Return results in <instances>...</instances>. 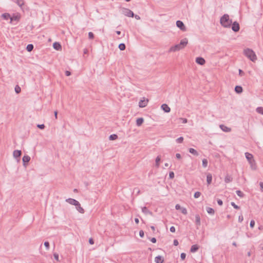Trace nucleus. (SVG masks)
<instances>
[{"instance_id": "24", "label": "nucleus", "mask_w": 263, "mask_h": 263, "mask_svg": "<svg viewBox=\"0 0 263 263\" xmlns=\"http://www.w3.org/2000/svg\"><path fill=\"white\" fill-rule=\"evenodd\" d=\"M2 17L5 19V20H8L9 19H10L11 18V15L9 13H3L2 15Z\"/></svg>"}, {"instance_id": "7", "label": "nucleus", "mask_w": 263, "mask_h": 263, "mask_svg": "<svg viewBox=\"0 0 263 263\" xmlns=\"http://www.w3.org/2000/svg\"><path fill=\"white\" fill-rule=\"evenodd\" d=\"M232 29L233 31L236 32H238L240 29V26L236 21L234 22V23H232Z\"/></svg>"}, {"instance_id": "5", "label": "nucleus", "mask_w": 263, "mask_h": 263, "mask_svg": "<svg viewBox=\"0 0 263 263\" xmlns=\"http://www.w3.org/2000/svg\"><path fill=\"white\" fill-rule=\"evenodd\" d=\"M121 10H122V13L125 16L134 17V13L130 10H129L127 8H122Z\"/></svg>"}, {"instance_id": "43", "label": "nucleus", "mask_w": 263, "mask_h": 263, "mask_svg": "<svg viewBox=\"0 0 263 263\" xmlns=\"http://www.w3.org/2000/svg\"><path fill=\"white\" fill-rule=\"evenodd\" d=\"M180 257L182 260L185 259L186 257V254L184 253H182L180 255Z\"/></svg>"}, {"instance_id": "6", "label": "nucleus", "mask_w": 263, "mask_h": 263, "mask_svg": "<svg viewBox=\"0 0 263 263\" xmlns=\"http://www.w3.org/2000/svg\"><path fill=\"white\" fill-rule=\"evenodd\" d=\"M176 26L178 27L181 30L185 31H186V27L184 24V23L181 21H177L176 22Z\"/></svg>"}, {"instance_id": "28", "label": "nucleus", "mask_w": 263, "mask_h": 263, "mask_svg": "<svg viewBox=\"0 0 263 263\" xmlns=\"http://www.w3.org/2000/svg\"><path fill=\"white\" fill-rule=\"evenodd\" d=\"M206 211L209 214L211 215H214L215 213L214 210L213 208L210 207L206 208Z\"/></svg>"}, {"instance_id": "39", "label": "nucleus", "mask_w": 263, "mask_h": 263, "mask_svg": "<svg viewBox=\"0 0 263 263\" xmlns=\"http://www.w3.org/2000/svg\"><path fill=\"white\" fill-rule=\"evenodd\" d=\"M88 37L89 39H93L94 38V34L92 32H89L88 33Z\"/></svg>"}, {"instance_id": "35", "label": "nucleus", "mask_w": 263, "mask_h": 263, "mask_svg": "<svg viewBox=\"0 0 263 263\" xmlns=\"http://www.w3.org/2000/svg\"><path fill=\"white\" fill-rule=\"evenodd\" d=\"M14 89L16 93H19L21 91V88L18 85H16Z\"/></svg>"}, {"instance_id": "9", "label": "nucleus", "mask_w": 263, "mask_h": 263, "mask_svg": "<svg viewBox=\"0 0 263 263\" xmlns=\"http://www.w3.org/2000/svg\"><path fill=\"white\" fill-rule=\"evenodd\" d=\"M196 62L197 63H198V64H199L200 65H203L205 63V60L203 58H201V57H197L196 59Z\"/></svg>"}, {"instance_id": "15", "label": "nucleus", "mask_w": 263, "mask_h": 263, "mask_svg": "<svg viewBox=\"0 0 263 263\" xmlns=\"http://www.w3.org/2000/svg\"><path fill=\"white\" fill-rule=\"evenodd\" d=\"M23 165H26V163H28L30 160V157L28 155H25L23 157L22 159Z\"/></svg>"}, {"instance_id": "13", "label": "nucleus", "mask_w": 263, "mask_h": 263, "mask_svg": "<svg viewBox=\"0 0 263 263\" xmlns=\"http://www.w3.org/2000/svg\"><path fill=\"white\" fill-rule=\"evenodd\" d=\"M22 155V152L20 150H15L13 153V155L14 158H20Z\"/></svg>"}, {"instance_id": "53", "label": "nucleus", "mask_w": 263, "mask_h": 263, "mask_svg": "<svg viewBox=\"0 0 263 263\" xmlns=\"http://www.w3.org/2000/svg\"><path fill=\"white\" fill-rule=\"evenodd\" d=\"M179 244V242L178 241V240L177 239H175L174 240V241H173V245L175 246H177Z\"/></svg>"}, {"instance_id": "18", "label": "nucleus", "mask_w": 263, "mask_h": 263, "mask_svg": "<svg viewBox=\"0 0 263 263\" xmlns=\"http://www.w3.org/2000/svg\"><path fill=\"white\" fill-rule=\"evenodd\" d=\"M76 208L77 210L80 213H84V210L81 206V204L78 202V203L76 204Z\"/></svg>"}, {"instance_id": "42", "label": "nucleus", "mask_w": 263, "mask_h": 263, "mask_svg": "<svg viewBox=\"0 0 263 263\" xmlns=\"http://www.w3.org/2000/svg\"><path fill=\"white\" fill-rule=\"evenodd\" d=\"M224 180L226 183H229L232 181V179L230 177H226Z\"/></svg>"}, {"instance_id": "52", "label": "nucleus", "mask_w": 263, "mask_h": 263, "mask_svg": "<svg viewBox=\"0 0 263 263\" xmlns=\"http://www.w3.org/2000/svg\"><path fill=\"white\" fill-rule=\"evenodd\" d=\"M259 186H260V190L262 192H263V182H259Z\"/></svg>"}, {"instance_id": "20", "label": "nucleus", "mask_w": 263, "mask_h": 263, "mask_svg": "<svg viewBox=\"0 0 263 263\" xmlns=\"http://www.w3.org/2000/svg\"><path fill=\"white\" fill-rule=\"evenodd\" d=\"M212 180V175L211 174L209 173L206 176V181L208 185L210 184Z\"/></svg>"}, {"instance_id": "10", "label": "nucleus", "mask_w": 263, "mask_h": 263, "mask_svg": "<svg viewBox=\"0 0 263 263\" xmlns=\"http://www.w3.org/2000/svg\"><path fill=\"white\" fill-rule=\"evenodd\" d=\"M219 127L222 131H223L224 132H230L231 131V128L228 127L223 124L220 125Z\"/></svg>"}, {"instance_id": "16", "label": "nucleus", "mask_w": 263, "mask_h": 263, "mask_svg": "<svg viewBox=\"0 0 263 263\" xmlns=\"http://www.w3.org/2000/svg\"><path fill=\"white\" fill-rule=\"evenodd\" d=\"M195 223L197 227L201 225L200 217L198 214L195 215Z\"/></svg>"}, {"instance_id": "38", "label": "nucleus", "mask_w": 263, "mask_h": 263, "mask_svg": "<svg viewBox=\"0 0 263 263\" xmlns=\"http://www.w3.org/2000/svg\"><path fill=\"white\" fill-rule=\"evenodd\" d=\"M183 141V138L182 137H180L179 138L176 139V142L178 143H181Z\"/></svg>"}, {"instance_id": "31", "label": "nucleus", "mask_w": 263, "mask_h": 263, "mask_svg": "<svg viewBox=\"0 0 263 263\" xmlns=\"http://www.w3.org/2000/svg\"><path fill=\"white\" fill-rule=\"evenodd\" d=\"M118 138V136L116 134H112L109 136V139L110 140H115Z\"/></svg>"}, {"instance_id": "47", "label": "nucleus", "mask_w": 263, "mask_h": 263, "mask_svg": "<svg viewBox=\"0 0 263 263\" xmlns=\"http://www.w3.org/2000/svg\"><path fill=\"white\" fill-rule=\"evenodd\" d=\"M53 256H54V258L55 260H57V261H59V255L55 253L53 254Z\"/></svg>"}, {"instance_id": "58", "label": "nucleus", "mask_w": 263, "mask_h": 263, "mask_svg": "<svg viewBox=\"0 0 263 263\" xmlns=\"http://www.w3.org/2000/svg\"><path fill=\"white\" fill-rule=\"evenodd\" d=\"M175 208H176V210H180V209H181V206L179 204H178L176 205Z\"/></svg>"}, {"instance_id": "2", "label": "nucleus", "mask_w": 263, "mask_h": 263, "mask_svg": "<svg viewBox=\"0 0 263 263\" xmlns=\"http://www.w3.org/2000/svg\"><path fill=\"white\" fill-rule=\"evenodd\" d=\"M220 23L223 27L229 28L232 23V21L229 18L228 14H225L220 18Z\"/></svg>"}, {"instance_id": "14", "label": "nucleus", "mask_w": 263, "mask_h": 263, "mask_svg": "<svg viewBox=\"0 0 263 263\" xmlns=\"http://www.w3.org/2000/svg\"><path fill=\"white\" fill-rule=\"evenodd\" d=\"M161 107L165 112H169L171 110L170 107L166 104H162Z\"/></svg>"}, {"instance_id": "22", "label": "nucleus", "mask_w": 263, "mask_h": 263, "mask_svg": "<svg viewBox=\"0 0 263 263\" xmlns=\"http://www.w3.org/2000/svg\"><path fill=\"white\" fill-rule=\"evenodd\" d=\"M144 122V119L143 118H138L136 120V125L138 126H140Z\"/></svg>"}, {"instance_id": "1", "label": "nucleus", "mask_w": 263, "mask_h": 263, "mask_svg": "<svg viewBox=\"0 0 263 263\" xmlns=\"http://www.w3.org/2000/svg\"><path fill=\"white\" fill-rule=\"evenodd\" d=\"M187 39L186 38H184L181 40L179 44L172 46L170 48L168 52H175L177 51H179L182 49H183L187 45Z\"/></svg>"}, {"instance_id": "61", "label": "nucleus", "mask_w": 263, "mask_h": 263, "mask_svg": "<svg viewBox=\"0 0 263 263\" xmlns=\"http://www.w3.org/2000/svg\"><path fill=\"white\" fill-rule=\"evenodd\" d=\"M134 17H135V18L137 19V20H140V17L139 15H135L134 14Z\"/></svg>"}, {"instance_id": "4", "label": "nucleus", "mask_w": 263, "mask_h": 263, "mask_svg": "<svg viewBox=\"0 0 263 263\" xmlns=\"http://www.w3.org/2000/svg\"><path fill=\"white\" fill-rule=\"evenodd\" d=\"M245 55L252 62H255L257 60V57L255 52L249 48L244 50Z\"/></svg>"}, {"instance_id": "56", "label": "nucleus", "mask_w": 263, "mask_h": 263, "mask_svg": "<svg viewBox=\"0 0 263 263\" xmlns=\"http://www.w3.org/2000/svg\"><path fill=\"white\" fill-rule=\"evenodd\" d=\"M89 242L90 245H93L94 243L93 239L92 238H89Z\"/></svg>"}, {"instance_id": "27", "label": "nucleus", "mask_w": 263, "mask_h": 263, "mask_svg": "<svg viewBox=\"0 0 263 263\" xmlns=\"http://www.w3.org/2000/svg\"><path fill=\"white\" fill-rule=\"evenodd\" d=\"M20 19V17L17 15H13L12 16H11L10 18V22H12V21H18Z\"/></svg>"}, {"instance_id": "21", "label": "nucleus", "mask_w": 263, "mask_h": 263, "mask_svg": "<svg viewBox=\"0 0 263 263\" xmlns=\"http://www.w3.org/2000/svg\"><path fill=\"white\" fill-rule=\"evenodd\" d=\"M242 90H243L242 88L240 86L237 85V86H236L235 87V91L237 93H241L242 92Z\"/></svg>"}, {"instance_id": "36", "label": "nucleus", "mask_w": 263, "mask_h": 263, "mask_svg": "<svg viewBox=\"0 0 263 263\" xmlns=\"http://www.w3.org/2000/svg\"><path fill=\"white\" fill-rule=\"evenodd\" d=\"M236 194L239 197H240L241 198H242L244 196V194L241 191H239V190L236 191Z\"/></svg>"}, {"instance_id": "63", "label": "nucleus", "mask_w": 263, "mask_h": 263, "mask_svg": "<svg viewBox=\"0 0 263 263\" xmlns=\"http://www.w3.org/2000/svg\"><path fill=\"white\" fill-rule=\"evenodd\" d=\"M135 222H136V223H137V224H138V223H139V219H138V218H136L135 219Z\"/></svg>"}, {"instance_id": "40", "label": "nucleus", "mask_w": 263, "mask_h": 263, "mask_svg": "<svg viewBox=\"0 0 263 263\" xmlns=\"http://www.w3.org/2000/svg\"><path fill=\"white\" fill-rule=\"evenodd\" d=\"M231 204L232 206H233L234 208H235V209H239V206H238L237 205H236L234 202H232L231 203Z\"/></svg>"}, {"instance_id": "60", "label": "nucleus", "mask_w": 263, "mask_h": 263, "mask_svg": "<svg viewBox=\"0 0 263 263\" xmlns=\"http://www.w3.org/2000/svg\"><path fill=\"white\" fill-rule=\"evenodd\" d=\"M176 157L177 159H180L181 158V155L179 153L176 154Z\"/></svg>"}, {"instance_id": "54", "label": "nucleus", "mask_w": 263, "mask_h": 263, "mask_svg": "<svg viewBox=\"0 0 263 263\" xmlns=\"http://www.w3.org/2000/svg\"><path fill=\"white\" fill-rule=\"evenodd\" d=\"M175 228L174 226L170 228V231L172 233H174L175 232Z\"/></svg>"}, {"instance_id": "57", "label": "nucleus", "mask_w": 263, "mask_h": 263, "mask_svg": "<svg viewBox=\"0 0 263 263\" xmlns=\"http://www.w3.org/2000/svg\"><path fill=\"white\" fill-rule=\"evenodd\" d=\"M151 241L153 242V243H156V238H155V237H153L151 239Z\"/></svg>"}, {"instance_id": "50", "label": "nucleus", "mask_w": 263, "mask_h": 263, "mask_svg": "<svg viewBox=\"0 0 263 263\" xmlns=\"http://www.w3.org/2000/svg\"><path fill=\"white\" fill-rule=\"evenodd\" d=\"M139 235L141 237H143L144 235V233L143 230H140L139 232Z\"/></svg>"}, {"instance_id": "48", "label": "nucleus", "mask_w": 263, "mask_h": 263, "mask_svg": "<svg viewBox=\"0 0 263 263\" xmlns=\"http://www.w3.org/2000/svg\"><path fill=\"white\" fill-rule=\"evenodd\" d=\"M254 225H255V221H254V220H252L251 221L250 224V227L253 228L254 227Z\"/></svg>"}, {"instance_id": "51", "label": "nucleus", "mask_w": 263, "mask_h": 263, "mask_svg": "<svg viewBox=\"0 0 263 263\" xmlns=\"http://www.w3.org/2000/svg\"><path fill=\"white\" fill-rule=\"evenodd\" d=\"M179 120H182V123H186L187 122V120L185 118H180Z\"/></svg>"}, {"instance_id": "32", "label": "nucleus", "mask_w": 263, "mask_h": 263, "mask_svg": "<svg viewBox=\"0 0 263 263\" xmlns=\"http://www.w3.org/2000/svg\"><path fill=\"white\" fill-rule=\"evenodd\" d=\"M119 48L120 50H124L126 48V46L124 43H121L119 45Z\"/></svg>"}, {"instance_id": "45", "label": "nucleus", "mask_w": 263, "mask_h": 263, "mask_svg": "<svg viewBox=\"0 0 263 263\" xmlns=\"http://www.w3.org/2000/svg\"><path fill=\"white\" fill-rule=\"evenodd\" d=\"M37 127L40 129H43L45 128V125L44 124H37Z\"/></svg>"}, {"instance_id": "23", "label": "nucleus", "mask_w": 263, "mask_h": 263, "mask_svg": "<svg viewBox=\"0 0 263 263\" xmlns=\"http://www.w3.org/2000/svg\"><path fill=\"white\" fill-rule=\"evenodd\" d=\"M189 151L190 153L194 155V156H197L199 155L198 152L193 148H190Z\"/></svg>"}, {"instance_id": "33", "label": "nucleus", "mask_w": 263, "mask_h": 263, "mask_svg": "<svg viewBox=\"0 0 263 263\" xmlns=\"http://www.w3.org/2000/svg\"><path fill=\"white\" fill-rule=\"evenodd\" d=\"M256 111L259 114L263 115V107H257L256 108Z\"/></svg>"}, {"instance_id": "12", "label": "nucleus", "mask_w": 263, "mask_h": 263, "mask_svg": "<svg viewBox=\"0 0 263 263\" xmlns=\"http://www.w3.org/2000/svg\"><path fill=\"white\" fill-rule=\"evenodd\" d=\"M155 261L156 263H163L164 262V258L161 256H157L155 258Z\"/></svg>"}, {"instance_id": "44", "label": "nucleus", "mask_w": 263, "mask_h": 263, "mask_svg": "<svg viewBox=\"0 0 263 263\" xmlns=\"http://www.w3.org/2000/svg\"><path fill=\"white\" fill-rule=\"evenodd\" d=\"M181 212L182 214L186 215L187 214V210L185 208H181Z\"/></svg>"}, {"instance_id": "34", "label": "nucleus", "mask_w": 263, "mask_h": 263, "mask_svg": "<svg viewBox=\"0 0 263 263\" xmlns=\"http://www.w3.org/2000/svg\"><path fill=\"white\" fill-rule=\"evenodd\" d=\"M208 160L206 159H203L202 160V166L203 167H206L208 166Z\"/></svg>"}, {"instance_id": "11", "label": "nucleus", "mask_w": 263, "mask_h": 263, "mask_svg": "<svg viewBox=\"0 0 263 263\" xmlns=\"http://www.w3.org/2000/svg\"><path fill=\"white\" fill-rule=\"evenodd\" d=\"M66 201L69 203L70 204L76 205V204L78 203V201L76 199L72 198H68L66 200Z\"/></svg>"}, {"instance_id": "17", "label": "nucleus", "mask_w": 263, "mask_h": 263, "mask_svg": "<svg viewBox=\"0 0 263 263\" xmlns=\"http://www.w3.org/2000/svg\"><path fill=\"white\" fill-rule=\"evenodd\" d=\"M53 48L57 50H62V46L58 42H55L53 44Z\"/></svg>"}, {"instance_id": "3", "label": "nucleus", "mask_w": 263, "mask_h": 263, "mask_svg": "<svg viewBox=\"0 0 263 263\" xmlns=\"http://www.w3.org/2000/svg\"><path fill=\"white\" fill-rule=\"evenodd\" d=\"M245 156L250 165L251 168L254 171L256 170L257 169V165L255 161L253 158V155L247 152L245 153Z\"/></svg>"}, {"instance_id": "8", "label": "nucleus", "mask_w": 263, "mask_h": 263, "mask_svg": "<svg viewBox=\"0 0 263 263\" xmlns=\"http://www.w3.org/2000/svg\"><path fill=\"white\" fill-rule=\"evenodd\" d=\"M148 102V99H146V100H141L140 101V102H139V106L140 107H145L146 105H147V104Z\"/></svg>"}, {"instance_id": "25", "label": "nucleus", "mask_w": 263, "mask_h": 263, "mask_svg": "<svg viewBox=\"0 0 263 263\" xmlns=\"http://www.w3.org/2000/svg\"><path fill=\"white\" fill-rule=\"evenodd\" d=\"M142 211L143 213L145 214H149L150 215H152V212H150L146 207L144 206L142 208Z\"/></svg>"}, {"instance_id": "59", "label": "nucleus", "mask_w": 263, "mask_h": 263, "mask_svg": "<svg viewBox=\"0 0 263 263\" xmlns=\"http://www.w3.org/2000/svg\"><path fill=\"white\" fill-rule=\"evenodd\" d=\"M65 74L66 76H69L71 74V72L69 71H65Z\"/></svg>"}, {"instance_id": "30", "label": "nucleus", "mask_w": 263, "mask_h": 263, "mask_svg": "<svg viewBox=\"0 0 263 263\" xmlns=\"http://www.w3.org/2000/svg\"><path fill=\"white\" fill-rule=\"evenodd\" d=\"M33 49V45L32 44H28L27 46L26 49L28 52H31Z\"/></svg>"}, {"instance_id": "41", "label": "nucleus", "mask_w": 263, "mask_h": 263, "mask_svg": "<svg viewBox=\"0 0 263 263\" xmlns=\"http://www.w3.org/2000/svg\"><path fill=\"white\" fill-rule=\"evenodd\" d=\"M44 246H45L46 249L47 250H49V246H49V242H48V241H45V242H44Z\"/></svg>"}, {"instance_id": "55", "label": "nucleus", "mask_w": 263, "mask_h": 263, "mask_svg": "<svg viewBox=\"0 0 263 263\" xmlns=\"http://www.w3.org/2000/svg\"><path fill=\"white\" fill-rule=\"evenodd\" d=\"M217 203L219 205H222L223 204V202L221 199H218Z\"/></svg>"}, {"instance_id": "64", "label": "nucleus", "mask_w": 263, "mask_h": 263, "mask_svg": "<svg viewBox=\"0 0 263 263\" xmlns=\"http://www.w3.org/2000/svg\"><path fill=\"white\" fill-rule=\"evenodd\" d=\"M151 229L153 231V232H154V231H155V227H154V226H151Z\"/></svg>"}, {"instance_id": "37", "label": "nucleus", "mask_w": 263, "mask_h": 263, "mask_svg": "<svg viewBox=\"0 0 263 263\" xmlns=\"http://www.w3.org/2000/svg\"><path fill=\"white\" fill-rule=\"evenodd\" d=\"M201 195V193L199 192H196L195 193L194 197L195 198H198Z\"/></svg>"}, {"instance_id": "26", "label": "nucleus", "mask_w": 263, "mask_h": 263, "mask_svg": "<svg viewBox=\"0 0 263 263\" xmlns=\"http://www.w3.org/2000/svg\"><path fill=\"white\" fill-rule=\"evenodd\" d=\"M14 2L20 7H22V6L24 5L25 3L24 0H15Z\"/></svg>"}, {"instance_id": "46", "label": "nucleus", "mask_w": 263, "mask_h": 263, "mask_svg": "<svg viewBox=\"0 0 263 263\" xmlns=\"http://www.w3.org/2000/svg\"><path fill=\"white\" fill-rule=\"evenodd\" d=\"M169 177L171 179H173L174 178V173L173 172H171L169 173Z\"/></svg>"}, {"instance_id": "49", "label": "nucleus", "mask_w": 263, "mask_h": 263, "mask_svg": "<svg viewBox=\"0 0 263 263\" xmlns=\"http://www.w3.org/2000/svg\"><path fill=\"white\" fill-rule=\"evenodd\" d=\"M243 216L242 215L239 216V217H238V221L239 222H241L243 221Z\"/></svg>"}, {"instance_id": "29", "label": "nucleus", "mask_w": 263, "mask_h": 263, "mask_svg": "<svg viewBox=\"0 0 263 263\" xmlns=\"http://www.w3.org/2000/svg\"><path fill=\"white\" fill-rule=\"evenodd\" d=\"M160 160H161L160 156H157V158H156V160H155L156 166L157 167H159V163L160 162Z\"/></svg>"}, {"instance_id": "62", "label": "nucleus", "mask_w": 263, "mask_h": 263, "mask_svg": "<svg viewBox=\"0 0 263 263\" xmlns=\"http://www.w3.org/2000/svg\"><path fill=\"white\" fill-rule=\"evenodd\" d=\"M54 116H55V119H57V116H58V111H55L54 112Z\"/></svg>"}, {"instance_id": "19", "label": "nucleus", "mask_w": 263, "mask_h": 263, "mask_svg": "<svg viewBox=\"0 0 263 263\" xmlns=\"http://www.w3.org/2000/svg\"><path fill=\"white\" fill-rule=\"evenodd\" d=\"M199 247L197 245H194L192 246L190 251L192 253L196 252L199 249Z\"/></svg>"}]
</instances>
